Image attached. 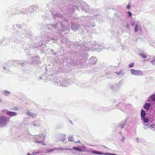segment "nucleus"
<instances>
[{
  "instance_id": "f257e3e1",
  "label": "nucleus",
  "mask_w": 155,
  "mask_h": 155,
  "mask_svg": "<svg viewBox=\"0 0 155 155\" xmlns=\"http://www.w3.org/2000/svg\"><path fill=\"white\" fill-rule=\"evenodd\" d=\"M68 15L69 13H73L75 10H79L81 8V10L86 12L90 11V6L85 2L79 0H68Z\"/></svg>"
},
{
  "instance_id": "f03ea898",
  "label": "nucleus",
  "mask_w": 155,
  "mask_h": 155,
  "mask_svg": "<svg viewBox=\"0 0 155 155\" xmlns=\"http://www.w3.org/2000/svg\"><path fill=\"white\" fill-rule=\"evenodd\" d=\"M96 17L95 16L93 17L90 16H87L86 17L84 16H81L78 17V19L76 20H77L75 21H77L79 22L80 21L81 25L84 27L85 26L86 24L87 23V22L88 21H90V19H92L94 20L95 19Z\"/></svg>"
},
{
  "instance_id": "7ed1b4c3",
  "label": "nucleus",
  "mask_w": 155,
  "mask_h": 155,
  "mask_svg": "<svg viewBox=\"0 0 155 155\" xmlns=\"http://www.w3.org/2000/svg\"><path fill=\"white\" fill-rule=\"evenodd\" d=\"M74 48L77 49H82L83 50H84L86 51H89L90 50L92 49V48H96V45L94 46V45H91V47H90V45H89V47L85 46L84 45H83V46L82 47V48H81V45L78 42H76L74 43Z\"/></svg>"
},
{
  "instance_id": "20e7f679",
  "label": "nucleus",
  "mask_w": 155,
  "mask_h": 155,
  "mask_svg": "<svg viewBox=\"0 0 155 155\" xmlns=\"http://www.w3.org/2000/svg\"><path fill=\"white\" fill-rule=\"evenodd\" d=\"M77 17L76 15L74 17L71 16V18H71V28L72 30L74 31L77 30L80 27V25H78V24L75 23L73 22L74 20L75 21L77 20Z\"/></svg>"
},
{
  "instance_id": "39448f33",
  "label": "nucleus",
  "mask_w": 155,
  "mask_h": 155,
  "mask_svg": "<svg viewBox=\"0 0 155 155\" xmlns=\"http://www.w3.org/2000/svg\"><path fill=\"white\" fill-rule=\"evenodd\" d=\"M79 147H73V149L76 150L79 152H92V150L89 149L87 147H86L84 145H82L81 146H79Z\"/></svg>"
},
{
  "instance_id": "423d86ee",
  "label": "nucleus",
  "mask_w": 155,
  "mask_h": 155,
  "mask_svg": "<svg viewBox=\"0 0 155 155\" xmlns=\"http://www.w3.org/2000/svg\"><path fill=\"white\" fill-rule=\"evenodd\" d=\"M95 26V25L93 22L91 21V20H90V21H88L87 22V23L86 24L85 26L83 27V28L87 31V32L89 33H91L92 31L90 30L91 28Z\"/></svg>"
},
{
  "instance_id": "0eeeda50",
  "label": "nucleus",
  "mask_w": 155,
  "mask_h": 155,
  "mask_svg": "<svg viewBox=\"0 0 155 155\" xmlns=\"http://www.w3.org/2000/svg\"><path fill=\"white\" fill-rule=\"evenodd\" d=\"M131 74L135 76H142L143 75V72L142 71L140 70H136L132 69L130 71Z\"/></svg>"
},
{
  "instance_id": "6e6552de",
  "label": "nucleus",
  "mask_w": 155,
  "mask_h": 155,
  "mask_svg": "<svg viewBox=\"0 0 155 155\" xmlns=\"http://www.w3.org/2000/svg\"><path fill=\"white\" fill-rule=\"evenodd\" d=\"M9 121V120L5 116L2 115L0 116V125L5 126L7 123Z\"/></svg>"
},
{
  "instance_id": "1a4fd4ad",
  "label": "nucleus",
  "mask_w": 155,
  "mask_h": 155,
  "mask_svg": "<svg viewBox=\"0 0 155 155\" xmlns=\"http://www.w3.org/2000/svg\"><path fill=\"white\" fill-rule=\"evenodd\" d=\"M92 153L93 154L99 155H117L115 153H103L101 152L97 151L95 150H93L92 151Z\"/></svg>"
},
{
  "instance_id": "9d476101",
  "label": "nucleus",
  "mask_w": 155,
  "mask_h": 155,
  "mask_svg": "<svg viewBox=\"0 0 155 155\" xmlns=\"http://www.w3.org/2000/svg\"><path fill=\"white\" fill-rule=\"evenodd\" d=\"M138 30H141V27L139 21H137L135 23V26L134 27V31L135 32H137Z\"/></svg>"
},
{
  "instance_id": "9b49d317",
  "label": "nucleus",
  "mask_w": 155,
  "mask_h": 155,
  "mask_svg": "<svg viewBox=\"0 0 155 155\" xmlns=\"http://www.w3.org/2000/svg\"><path fill=\"white\" fill-rule=\"evenodd\" d=\"M35 138L36 141L38 143H41L43 140V137L40 135H36Z\"/></svg>"
},
{
  "instance_id": "f8f14e48",
  "label": "nucleus",
  "mask_w": 155,
  "mask_h": 155,
  "mask_svg": "<svg viewBox=\"0 0 155 155\" xmlns=\"http://www.w3.org/2000/svg\"><path fill=\"white\" fill-rule=\"evenodd\" d=\"M118 106H120V107L119 108V109L121 110L124 112H126V110L125 109V107H126V104H118Z\"/></svg>"
},
{
  "instance_id": "ddd939ff",
  "label": "nucleus",
  "mask_w": 155,
  "mask_h": 155,
  "mask_svg": "<svg viewBox=\"0 0 155 155\" xmlns=\"http://www.w3.org/2000/svg\"><path fill=\"white\" fill-rule=\"evenodd\" d=\"M97 61V59L96 57H92L90 59L89 62L90 63L94 64L96 63Z\"/></svg>"
},
{
  "instance_id": "4468645a",
  "label": "nucleus",
  "mask_w": 155,
  "mask_h": 155,
  "mask_svg": "<svg viewBox=\"0 0 155 155\" xmlns=\"http://www.w3.org/2000/svg\"><path fill=\"white\" fill-rule=\"evenodd\" d=\"M6 114L8 115L11 116H15L17 114L16 112L11 111H8L7 112Z\"/></svg>"
},
{
  "instance_id": "2eb2a0df",
  "label": "nucleus",
  "mask_w": 155,
  "mask_h": 155,
  "mask_svg": "<svg viewBox=\"0 0 155 155\" xmlns=\"http://www.w3.org/2000/svg\"><path fill=\"white\" fill-rule=\"evenodd\" d=\"M139 55L141 56L143 58H147V59L146 60V61L149 60H150L149 58L150 57V56H147L145 54L143 53H140L139 54Z\"/></svg>"
},
{
  "instance_id": "dca6fc26",
  "label": "nucleus",
  "mask_w": 155,
  "mask_h": 155,
  "mask_svg": "<svg viewBox=\"0 0 155 155\" xmlns=\"http://www.w3.org/2000/svg\"><path fill=\"white\" fill-rule=\"evenodd\" d=\"M126 120H125L122 122L121 123L119 124V127L121 129H123L124 127V125L126 123Z\"/></svg>"
},
{
  "instance_id": "f3484780",
  "label": "nucleus",
  "mask_w": 155,
  "mask_h": 155,
  "mask_svg": "<svg viewBox=\"0 0 155 155\" xmlns=\"http://www.w3.org/2000/svg\"><path fill=\"white\" fill-rule=\"evenodd\" d=\"M115 73L120 76H123L125 74V72L123 70H121L119 72H116Z\"/></svg>"
},
{
  "instance_id": "a211bd4d",
  "label": "nucleus",
  "mask_w": 155,
  "mask_h": 155,
  "mask_svg": "<svg viewBox=\"0 0 155 155\" xmlns=\"http://www.w3.org/2000/svg\"><path fill=\"white\" fill-rule=\"evenodd\" d=\"M151 106V104L150 103H146L144 105L143 108L146 110H148Z\"/></svg>"
},
{
  "instance_id": "6ab92c4d",
  "label": "nucleus",
  "mask_w": 155,
  "mask_h": 155,
  "mask_svg": "<svg viewBox=\"0 0 155 155\" xmlns=\"http://www.w3.org/2000/svg\"><path fill=\"white\" fill-rule=\"evenodd\" d=\"M140 115L141 118H143L145 117L146 115V113L145 110L143 109H142L140 112Z\"/></svg>"
},
{
  "instance_id": "aec40b11",
  "label": "nucleus",
  "mask_w": 155,
  "mask_h": 155,
  "mask_svg": "<svg viewBox=\"0 0 155 155\" xmlns=\"http://www.w3.org/2000/svg\"><path fill=\"white\" fill-rule=\"evenodd\" d=\"M150 99L152 102H155V94H152L151 95L149 98V99Z\"/></svg>"
},
{
  "instance_id": "412c9836",
  "label": "nucleus",
  "mask_w": 155,
  "mask_h": 155,
  "mask_svg": "<svg viewBox=\"0 0 155 155\" xmlns=\"http://www.w3.org/2000/svg\"><path fill=\"white\" fill-rule=\"evenodd\" d=\"M141 120L145 123H147L149 121L148 119L145 117H144L143 118H141Z\"/></svg>"
},
{
  "instance_id": "4be33fe9",
  "label": "nucleus",
  "mask_w": 155,
  "mask_h": 155,
  "mask_svg": "<svg viewBox=\"0 0 155 155\" xmlns=\"http://www.w3.org/2000/svg\"><path fill=\"white\" fill-rule=\"evenodd\" d=\"M152 60L150 61V62L153 65L155 66V57H153L151 58Z\"/></svg>"
},
{
  "instance_id": "5701e85b",
  "label": "nucleus",
  "mask_w": 155,
  "mask_h": 155,
  "mask_svg": "<svg viewBox=\"0 0 155 155\" xmlns=\"http://www.w3.org/2000/svg\"><path fill=\"white\" fill-rule=\"evenodd\" d=\"M68 141L70 142H74L73 137L72 136H70L68 137Z\"/></svg>"
},
{
  "instance_id": "b1692460",
  "label": "nucleus",
  "mask_w": 155,
  "mask_h": 155,
  "mask_svg": "<svg viewBox=\"0 0 155 155\" xmlns=\"http://www.w3.org/2000/svg\"><path fill=\"white\" fill-rule=\"evenodd\" d=\"M147 126L148 128H150V129L153 128L155 127V124H148L147 125Z\"/></svg>"
},
{
  "instance_id": "393cba45",
  "label": "nucleus",
  "mask_w": 155,
  "mask_h": 155,
  "mask_svg": "<svg viewBox=\"0 0 155 155\" xmlns=\"http://www.w3.org/2000/svg\"><path fill=\"white\" fill-rule=\"evenodd\" d=\"M57 150V149L56 148H54V149L48 150H47V151L48 152L50 153V152H53L54 150Z\"/></svg>"
},
{
  "instance_id": "a878e982",
  "label": "nucleus",
  "mask_w": 155,
  "mask_h": 155,
  "mask_svg": "<svg viewBox=\"0 0 155 155\" xmlns=\"http://www.w3.org/2000/svg\"><path fill=\"white\" fill-rule=\"evenodd\" d=\"M127 15L128 16L130 17V18H131V16H132V13H131L130 12H127Z\"/></svg>"
},
{
  "instance_id": "bb28decb",
  "label": "nucleus",
  "mask_w": 155,
  "mask_h": 155,
  "mask_svg": "<svg viewBox=\"0 0 155 155\" xmlns=\"http://www.w3.org/2000/svg\"><path fill=\"white\" fill-rule=\"evenodd\" d=\"M134 64V62H132L131 63H130L129 65V67L130 68H132L133 67Z\"/></svg>"
},
{
  "instance_id": "cd10ccee",
  "label": "nucleus",
  "mask_w": 155,
  "mask_h": 155,
  "mask_svg": "<svg viewBox=\"0 0 155 155\" xmlns=\"http://www.w3.org/2000/svg\"><path fill=\"white\" fill-rule=\"evenodd\" d=\"M4 94L5 95H7L8 94H10V92L7 91H4Z\"/></svg>"
},
{
  "instance_id": "c85d7f7f",
  "label": "nucleus",
  "mask_w": 155,
  "mask_h": 155,
  "mask_svg": "<svg viewBox=\"0 0 155 155\" xmlns=\"http://www.w3.org/2000/svg\"><path fill=\"white\" fill-rule=\"evenodd\" d=\"M130 106V105L129 104L126 105V107H125V109L126 110V112H127V110H129V108L130 107L129 106Z\"/></svg>"
},
{
  "instance_id": "c756f323",
  "label": "nucleus",
  "mask_w": 155,
  "mask_h": 155,
  "mask_svg": "<svg viewBox=\"0 0 155 155\" xmlns=\"http://www.w3.org/2000/svg\"><path fill=\"white\" fill-rule=\"evenodd\" d=\"M39 153L38 152H33L32 153L33 154V155H35L36 154H38Z\"/></svg>"
},
{
  "instance_id": "7c9ffc66",
  "label": "nucleus",
  "mask_w": 155,
  "mask_h": 155,
  "mask_svg": "<svg viewBox=\"0 0 155 155\" xmlns=\"http://www.w3.org/2000/svg\"><path fill=\"white\" fill-rule=\"evenodd\" d=\"M126 27L127 29H129V25L128 24H127L126 25Z\"/></svg>"
},
{
  "instance_id": "2f4dec72",
  "label": "nucleus",
  "mask_w": 155,
  "mask_h": 155,
  "mask_svg": "<svg viewBox=\"0 0 155 155\" xmlns=\"http://www.w3.org/2000/svg\"><path fill=\"white\" fill-rule=\"evenodd\" d=\"M124 137H123L121 139V140L122 142H124Z\"/></svg>"
},
{
  "instance_id": "473e14b6",
  "label": "nucleus",
  "mask_w": 155,
  "mask_h": 155,
  "mask_svg": "<svg viewBox=\"0 0 155 155\" xmlns=\"http://www.w3.org/2000/svg\"><path fill=\"white\" fill-rule=\"evenodd\" d=\"M130 8V5H128L127 6V9H129Z\"/></svg>"
},
{
  "instance_id": "72a5a7b5",
  "label": "nucleus",
  "mask_w": 155,
  "mask_h": 155,
  "mask_svg": "<svg viewBox=\"0 0 155 155\" xmlns=\"http://www.w3.org/2000/svg\"><path fill=\"white\" fill-rule=\"evenodd\" d=\"M29 114L32 116H33L35 115L32 113H31L30 114Z\"/></svg>"
},
{
  "instance_id": "f704fd0d",
  "label": "nucleus",
  "mask_w": 155,
  "mask_h": 155,
  "mask_svg": "<svg viewBox=\"0 0 155 155\" xmlns=\"http://www.w3.org/2000/svg\"><path fill=\"white\" fill-rule=\"evenodd\" d=\"M134 22H131V25L132 26H134Z\"/></svg>"
},
{
  "instance_id": "c9c22d12",
  "label": "nucleus",
  "mask_w": 155,
  "mask_h": 155,
  "mask_svg": "<svg viewBox=\"0 0 155 155\" xmlns=\"http://www.w3.org/2000/svg\"><path fill=\"white\" fill-rule=\"evenodd\" d=\"M135 141L137 142H138V141H139V139L138 138H136V140H135Z\"/></svg>"
},
{
  "instance_id": "e433bc0d",
  "label": "nucleus",
  "mask_w": 155,
  "mask_h": 155,
  "mask_svg": "<svg viewBox=\"0 0 155 155\" xmlns=\"http://www.w3.org/2000/svg\"><path fill=\"white\" fill-rule=\"evenodd\" d=\"M80 140H79L75 142V143H80Z\"/></svg>"
},
{
  "instance_id": "4c0bfd02",
  "label": "nucleus",
  "mask_w": 155,
  "mask_h": 155,
  "mask_svg": "<svg viewBox=\"0 0 155 155\" xmlns=\"http://www.w3.org/2000/svg\"><path fill=\"white\" fill-rule=\"evenodd\" d=\"M69 122L71 124H73V123H72V121H71V120H69Z\"/></svg>"
},
{
  "instance_id": "58836bf2",
  "label": "nucleus",
  "mask_w": 155,
  "mask_h": 155,
  "mask_svg": "<svg viewBox=\"0 0 155 155\" xmlns=\"http://www.w3.org/2000/svg\"><path fill=\"white\" fill-rule=\"evenodd\" d=\"M27 155H33L30 154V153H27Z\"/></svg>"
},
{
  "instance_id": "ea45409f",
  "label": "nucleus",
  "mask_w": 155,
  "mask_h": 155,
  "mask_svg": "<svg viewBox=\"0 0 155 155\" xmlns=\"http://www.w3.org/2000/svg\"><path fill=\"white\" fill-rule=\"evenodd\" d=\"M110 87L112 89H113L114 88L113 87V86H111Z\"/></svg>"
},
{
  "instance_id": "a19ab883",
  "label": "nucleus",
  "mask_w": 155,
  "mask_h": 155,
  "mask_svg": "<svg viewBox=\"0 0 155 155\" xmlns=\"http://www.w3.org/2000/svg\"><path fill=\"white\" fill-rule=\"evenodd\" d=\"M81 63H81V61H80V62L79 63H78V64H81Z\"/></svg>"
},
{
  "instance_id": "79ce46f5",
  "label": "nucleus",
  "mask_w": 155,
  "mask_h": 155,
  "mask_svg": "<svg viewBox=\"0 0 155 155\" xmlns=\"http://www.w3.org/2000/svg\"><path fill=\"white\" fill-rule=\"evenodd\" d=\"M5 111V110H1V112H4Z\"/></svg>"
},
{
  "instance_id": "37998d69",
  "label": "nucleus",
  "mask_w": 155,
  "mask_h": 155,
  "mask_svg": "<svg viewBox=\"0 0 155 155\" xmlns=\"http://www.w3.org/2000/svg\"><path fill=\"white\" fill-rule=\"evenodd\" d=\"M119 133L120 134H121V132H119Z\"/></svg>"
},
{
  "instance_id": "c03bdc74",
  "label": "nucleus",
  "mask_w": 155,
  "mask_h": 155,
  "mask_svg": "<svg viewBox=\"0 0 155 155\" xmlns=\"http://www.w3.org/2000/svg\"><path fill=\"white\" fill-rule=\"evenodd\" d=\"M2 102L1 100L0 99V102Z\"/></svg>"
},
{
  "instance_id": "a18cd8bd",
  "label": "nucleus",
  "mask_w": 155,
  "mask_h": 155,
  "mask_svg": "<svg viewBox=\"0 0 155 155\" xmlns=\"http://www.w3.org/2000/svg\"><path fill=\"white\" fill-rule=\"evenodd\" d=\"M97 51H100L99 50V49H97Z\"/></svg>"
},
{
  "instance_id": "49530a36",
  "label": "nucleus",
  "mask_w": 155,
  "mask_h": 155,
  "mask_svg": "<svg viewBox=\"0 0 155 155\" xmlns=\"http://www.w3.org/2000/svg\"><path fill=\"white\" fill-rule=\"evenodd\" d=\"M101 48H100V50H101Z\"/></svg>"
}]
</instances>
